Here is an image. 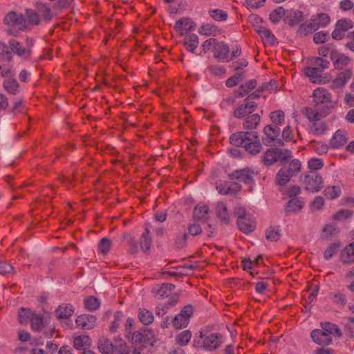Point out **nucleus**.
I'll list each match as a JSON object with an SVG mask.
<instances>
[{
	"label": "nucleus",
	"mask_w": 354,
	"mask_h": 354,
	"mask_svg": "<svg viewBox=\"0 0 354 354\" xmlns=\"http://www.w3.org/2000/svg\"><path fill=\"white\" fill-rule=\"evenodd\" d=\"M314 107H304L302 113L308 120L317 118L318 116L328 115L334 108L332 95L328 89L319 87L313 93Z\"/></svg>",
	"instance_id": "obj_1"
},
{
	"label": "nucleus",
	"mask_w": 354,
	"mask_h": 354,
	"mask_svg": "<svg viewBox=\"0 0 354 354\" xmlns=\"http://www.w3.org/2000/svg\"><path fill=\"white\" fill-rule=\"evenodd\" d=\"M230 142L236 147H243L251 154H257L262 149L256 131H238L230 137Z\"/></svg>",
	"instance_id": "obj_2"
},
{
	"label": "nucleus",
	"mask_w": 354,
	"mask_h": 354,
	"mask_svg": "<svg viewBox=\"0 0 354 354\" xmlns=\"http://www.w3.org/2000/svg\"><path fill=\"white\" fill-rule=\"evenodd\" d=\"M310 64L312 66L304 68V73L310 78L312 82L320 83L322 80V73L324 69L329 67L330 62L326 59L315 57L311 59Z\"/></svg>",
	"instance_id": "obj_3"
},
{
	"label": "nucleus",
	"mask_w": 354,
	"mask_h": 354,
	"mask_svg": "<svg viewBox=\"0 0 354 354\" xmlns=\"http://www.w3.org/2000/svg\"><path fill=\"white\" fill-rule=\"evenodd\" d=\"M301 167V162L297 159H292L288 165L284 164L276 175V184L281 186L286 185L292 176L300 171Z\"/></svg>",
	"instance_id": "obj_4"
},
{
	"label": "nucleus",
	"mask_w": 354,
	"mask_h": 354,
	"mask_svg": "<svg viewBox=\"0 0 354 354\" xmlns=\"http://www.w3.org/2000/svg\"><path fill=\"white\" fill-rule=\"evenodd\" d=\"M199 337L203 339L201 343L200 342H196L194 344H198V347H201L206 351H213L217 349L221 343L222 335L220 333H211L207 336H204L202 331L200 332Z\"/></svg>",
	"instance_id": "obj_5"
},
{
	"label": "nucleus",
	"mask_w": 354,
	"mask_h": 354,
	"mask_svg": "<svg viewBox=\"0 0 354 354\" xmlns=\"http://www.w3.org/2000/svg\"><path fill=\"white\" fill-rule=\"evenodd\" d=\"M194 313V307L191 304L186 305L183 308L180 313L176 315L172 319L171 324L176 329L186 328L191 317Z\"/></svg>",
	"instance_id": "obj_6"
},
{
	"label": "nucleus",
	"mask_w": 354,
	"mask_h": 354,
	"mask_svg": "<svg viewBox=\"0 0 354 354\" xmlns=\"http://www.w3.org/2000/svg\"><path fill=\"white\" fill-rule=\"evenodd\" d=\"M301 181L305 189L311 192H317L322 188V178L315 171H310L304 176Z\"/></svg>",
	"instance_id": "obj_7"
},
{
	"label": "nucleus",
	"mask_w": 354,
	"mask_h": 354,
	"mask_svg": "<svg viewBox=\"0 0 354 354\" xmlns=\"http://www.w3.org/2000/svg\"><path fill=\"white\" fill-rule=\"evenodd\" d=\"M263 133L266 135V138H263V142L270 145L274 141H276L277 145L279 146L283 145V142L281 139H277V137L280 135L281 129L279 126L274 124H268L263 129Z\"/></svg>",
	"instance_id": "obj_8"
},
{
	"label": "nucleus",
	"mask_w": 354,
	"mask_h": 354,
	"mask_svg": "<svg viewBox=\"0 0 354 354\" xmlns=\"http://www.w3.org/2000/svg\"><path fill=\"white\" fill-rule=\"evenodd\" d=\"M353 22L350 19H339L335 26V29L332 32L331 36L333 39L339 40L342 39L346 32L353 28Z\"/></svg>",
	"instance_id": "obj_9"
},
{
	"label": "nucleus",
	"mask_w": 354,
	"mask_h": 354,
	"mask_svg": "<svg viewBox=\"0 0 354 354\" xmlns=\"http://www.w3.org/2000/svg\"><path fill=\"white\" fill-rule=\"evenodd\" d=\"M254 171L249 168L237 169L228 174L230 180H236L245 184H251L254 182Z\"/></svg>",
	"instance_id": "obj_10"
},
{
	"label": "nucleus",
	"mask_w": 354,
	"mask_h": 354,
	"mask_svg": "<svg viewBox=\"0 0 354 354\" xmlns=\"http://www.w3.org/2000/svg\"><path fill=\"white\" fill-rule=\"evenodd\" d=\"M257 108V104L255 102H247L244 100V103L234 111L233 115L236 118L241 119L252 114Z\"/></svg>",
	"instance_id": "obj_11"
},
{
	"label": "nucleus",
	"mask_w": 354,
	"mask_h": 354,
	"mask_svg": "<svg viewBox=\"0 0 354 354\" xmlns=\"http://www.w3.org/2000/svg\"><path fill=\"white\" fill-rule=\"evenodd\" d=\"M23 22L25 30H30L33 26L39 24V17L35 10L32 9H26L25 13L22 15Z\"/></svg>",
	"instance_id": "obj_12"
},
{
	"label": "nucleus",
	"mask_w": 354,
	"mask_h": 354,
	"mask_svg": "<svg viewBox=\"0 0 354 354\" xmlns=\"http://www.w3.org/2000/svg\"><path fill=\"white\" fill-rule=\"evenodd\" d=\"M78 328L84 330H90L94 328L96 324V317L91 315H81L75 320Z\"/></svg>",
	"instance_id": "obj_13"
},
{
	"label": "nucleus",
	"mask_w": 354,
	"mask_h": 354,
	"mask_svg": "<svg viewBox=\"0 0 354 354\" xmlns=\"http://www.w3.org/2000/svg\"><path fill=\"white\" fill-rule=\"evenodd\" d=\"M22 14H18L16 12H10L4 18V22L10 26L17 27L20 30H25L23 22Z\"/></svg>",
	"instance_id": "obj_14"
},
{
	"label": "nucleus",
	"mask_w": 354,
	"mask_h": 354,
	"mask_svg": "<svg viewBox=\"0 0 354 354\" xmlns=\"http://www.w3.org/2000/svg\"><path fill=\"white\" fill-rule=\"evenodd\" d=\"M313 340L321 346H327L332 342V336L322 329H315L311 332Z\"/></svg>",
	"instance_id": "obj_15"
},
{
	"label": "nucleus",
	"mask_w": 354,
	"mask_h": 354,
	"mask_svg": "<svg viewBox=\"0 0 354 354\" xmlns=\"http://www.w3.org/2000/svg\"><path fill=\"white\" fill-rule=\"evenodd\" d=\"M8 44L12 53H13L19 57H24L26 59L30 56V49L26 48L17 40L12 39L8 41Z\"/></svg>",
	"instance_id": "obj_16"
},
{
	"label": "nucleus",
	"mask_w": 354,
	"mask_h": 354,
	"mask_svg": "<svg viewBox=\"0 0 354 354\" xmlns=\"http://www.w3.org/2000/svg\"><path fill=\"white\" fill-rule=\"evenodd\" d=\"M237 225L239 230L245 234L252 232L256 227L255 221L252 216H242L237 219Z\"/></svg>",
	"instance_id": "obj_17"
},
{
	"label": "nucleus",
	"mask_w": 354,
	"mask_h": 354,
	"mask_svg": "<svg viewBox=\"0 0 354 354\" xmlns=\"http://www.w3.org/2000/svg\"><path fill=\"white\" fill-rule=\"evenodd\" d=\"M330 59L335 68L341 69L346 66L351 59L348 57L340 53L337 50H333L330 53Z\"/></svg>",
	"instance_id": "obj_18"
},
{
	"label": "nucleus",
	"mask_w": 354,
	"mask_h": 354,
	"mask_svg": "<svg viewBox=\"0 0 354 354\" xmlns=\"http://www.w3.org/2000/svg\"><path fill=\"white\" fill-rule=\"evenodd\" d=\"M215 214L218 219L223 224H228L230 221V215L228 213L227 205L222 201H219L215 206Z\"/></svg>",
	"instance_id": "obj_19"
},
{
	"label": "nucleus",
	"mask_w": 354,
	"mask_h": 354,
	"mask_svg": "<svg viewBox=\"0 0 354 354\" xmlns=\"http://www.w3.org/2000/svg\"><path fill=\"white\" fill-rule=\"evenodd\" d=\"M324 117L325 116H318L317 118L309 120L312 122L309 129L310 133L316 136H320L328 130V126L326 122L321 120V118Z\"/></svg>",
	"instance_id": "obj_20"
},
{
	"label": "nucleus",
	"mask_w": 354,
	"mask_h": 354,
	"mask_svg": "<svg viewBox=\"0 0 354 354\" xmlns=\"http://www.w3.org/2000/svg\"><path fill=\"white\" fill-rule=\"evenodd\" d=\"M353 72L351 69H346L339 72L333 81L331 86L334 88L344 86L347 82L351 78Z\"/></svg>",
	"instance_id": "obj_21"
},
{
	"label": "nucleus",
	"mask_w": 354,
	"mask_h": 354,
	"mask_svg": "<svg viewBox=\"0 0 354 354\" xmlns=\"http://www.w3.org/2000/svg\"><path fill=\"white\" fill-rule=\"evenodd\" d=\"M214 50V57L218 59L219 61H230L229 59V53L230 49L227 44L223 42H218L217 41Z\"/></svg>",
	"instance_id": "obj_22"
},
{
	"label": "nucleus",
	"mask_w": 354,
	"mask_h": 354,
	"mask_svg": "<svg viewBox=\"0 0 354 354\" xmlns=\"http://www.w3.org/2000/svg\"><path fill=\"white\" fill-rule=\"evenodd\" d=\"M277 153H281L279 148H270L266 150L262 156V162L266 166H271L277 162Z\"/></svg>",
	"instance_id": "obj_23"
},
{
	"label": "nucleus",
	"mask_w": 354,
	"mask_h": 354,
	"mask_svg": "<svg viewBox=\"0 0 354 354\" xmlns=\"http://www.w3.org/2000/svg\"><path fill=\"white\" fill-rule=\"evenodd\" d=\"M175 286L169 283H163L161 286H158L153 288L152 292L155 297L163 298L168 297L169 294L174 290Z\"/></svg>",
	"instance_id": "obj_24"
},
{
	"label": "nucleus",
	"mask_w": 354,
	"mask_h": 354,
	"mask_svg": "<svg viewBox=\"0 0 354 354\" xmlns=\"http://www.w3.org/2000/svg\"><path fill=\"white\" fill-rule=\"evenodd\" d=\"M304 19L303 12L300 11L286 12L283 21L290 26L297 25Z\"/></svg>",
	"instance_id": "obj_25"
},
{
	"label": "nucleus",
	"mask_w": 354,
	"mask_h": 354,
	"mask_svg": "<svg viewBox=\"0 0 354 354\" xmlns=\"http://www.w3.org/2000/svg\"><path fill=\"white\" fill-rule=\"evenodd\" d=\"M97 348L102 354H113L114 345L111 341L106 337H101L97 342Z\"/></svg>",
	"instance_id": "obj_26"
},
{
	"label": "nucleus",
	"mask_w": 354,
	"mask_h": 354,
	"mask_svg": "<svg viewBox=\"0 0 354 354\" xmlns=\"http://www.w3.org/2000/svg\"><path fill=\"white\" fill-rule=\"evenodd\" d=\"M74 313V308L71 304H62L56 309L55 313L58 319H68Z\"/></svg>",
	"instance_id": "obj_27"
},
{
	"label": "nucleus",
	"mask_w": 354,
	"mask_h": 354,
	"mask_svg": "<svg viewBox=\"0 0 354 354\" xmlns=\"http://www.w3.org/2000/svg\"><path fill=\"white\" fill-rule=\"evenodd\" d=\"M310 21L317 30L319 28L326 27L330 23V18L326 13H319L313 16Z\"/></svg>",
	"instance_id": "obj_28"
},
{
	"label": "nucleus",
	"mask_w": 354,
	"mask_h": 354,
	"mask_svg": "<svg viewBox=\"0 0 354 354\" xmlns=\"http://www.w3.org/2000/svg\"><path fill=\"white\" fill-rule=\"evenodd\" d=\"M347 141L346 133L337 130L330 140V145L333 148L343 146Z\"/></svg>",
	"instance_id": "obj_29"
},
{
	"label": "nucleus",
	"mask_w": 354,
	"mask_h": 354,
	"mask_svg": "<svg viewBox=\"0 0 354 354\" xmlns=\"http://www.w3.org/2000/svg\"><path fill=\"white\" fill-rule=\"evenodd\" d=\"M341 259L344 263L354 262V243H350L342 251Z\"/></svg>",
	"instance_id": "obj_30"
},
{
	"label": "nucleus",
	"mask_w": 354,
	"mask_h": 354,
	"mask_svg": "<svg viewBox=\"0 0 354 354\" xmlns=\"http://www.w3.org/2000/svg\"><path fill=\"white\" fill-rule=\"evenodd\" d=\"M304 207V202L299 198H291L285 207L286 213L297 212Z\"/></svg>",
	"instance_id": "obj_31"
},
{
	"label": "nucleus",
	"mask_w": 354,
	"mask_h": 354,
	"mask_svg": "<svg viewBox=\"0 0 354 354\" xmlns=\"http://www.w3.org/2000/svg\"><path fill=\"white\" fill-rule=\"evenodd\" d=\"M260 120L261 116L259 114H252L245 118L243 126L247 130L255 129L259 125Z\"/></svg>",
	"instance_id": "obj_32"
},
{
	"label": "nucleus",
	"mask_w": 354,
	"mask_h": 354,
	"mask_svg": "<svg viewBox=\"0 0 354 354\" xmlns=\"http://www.w3.org/2000/svg\"><path fill=\"white\" fill-rule=\"evenodd\" d=\"M138 318L141 323L147 326L153 322L154 315L151 311L140 308L138 310Z\"/></svg>",
	"instance_id": "obj_33"
},
{
	"label": "nucleus",
	"mask_w": 354,
	"mask_h": 354,
	"mask_svg": "<svg viewBox=\"0 0 354 354\" xmlns=\"http://www.w3.org/2000/svg\"><path fill=\"white\" fill-rule=\"evenodd\" d=\"M317 30L315 24L310 19L306 21L304 24L299 26L297 34L301 37L307 36Z\"/></svg>",
	"instance_id": "obj_34"
},
{
	"label": "nucleus",
	"mask_w": 354,
	"mask_h": 354,
	"mask_svg": "<svg viewBox=\"0 0 354 354\" xmlns=\"http://www.w3.org/2000/svg\"><path fill=\"white\" fill-rule=\"evenodd\" d=\"M91 339L88 335H82L75 337L73 340V346L77 350L86 349V346H90Z\"/></svg>",
	"instance_id": "obj_35"
},
{
	"label": "nucleus",
	"mask_w": 354,
	"mask_h": 354,
	"mask_svg": "<svg viewBox=\"0 0 354 354\" xmlns=\"http://www.w3.org/2000/svg\"><path fill=\"white\" fill-rule=\"evenodd\" d=\"M209 207L207 205L196 206L194 209V218L197 221H205L208 218Z\"/></svg>",
	"instance_id": "obj_36"
},
{
	"label": "nucleus",
	"mask_w": 354,
	"mask_h": 354,
	"mask_svg": "<svg viewBox=\"0 0 354 354\" xmlns=\"http://www.w3.org/2000/svg\"><path fill=\"white\" fill-rule=\"evenodd\" d=\"M3 88L12 95H17L19 93V85L15 79H6L3 82Z\"/></svg>",
	"instance_id": "obj_37"
},
{
	"label": "nucleus",
	"mask_w": 354,
	"mask_h": 354,
	"mask_svg": "<svg viewBox=\"0 0 354 354\" xmlns=\"http://www.w3.org/2000/svg\"><path fill=\"white\" fill-rule=\"evenodd\" d=\"M31 328L35 331H40L44 327V317L41 314L35 313L31 317Z\"/></svg>",
	"instance_id": "obj_38"
},
{
	"label": "nucleus",
	"mask_w": 354,
	"mask_h": 354,
	"mask_svg": "<svg viewBox=\"0 0 354 354\" xmlns=\"http://www.w3.org/2000/svg\"><path fill=\"white\" fill-rule=\"evenodd\" d=\"M321 329L326 332L328 335H330V336L334 334H336L339 337L342 336L341 330L336 324L330 322H324L321 324Z\"/></svg>",
	"instance_id": "obj_39"
},
{
	"label": "nucleus",
	"mask_w": 354,
	"mask_h": 354,
	"mask_svg": "<svg viewBox=\"0 0 354 354\" xmlns=\"http://www.w3.org/2000/svg\"><path fill=\"white\" fill-rule=\"evenodd\" d=\"M184 43L187 49L189 51L194 53L199 43L198 37L195 34H192L185 39Z\"/></svg>",
	"instance_id": "obj_40"
},
{
	"label": "nucleus",
	"mask_w": 354,
	"mask_h": 354,
	"mask_svg": "<svg viewBox=\"0 0 354 354\" xmlns=\"http://www.w3.org/2000/svg\"><path fill=\"white\" fill-rule=\"evenodd\" d=\"M36 7L39 15L44 18L46 21H49L52 19L53 14L50 8L46 6L41 3H37Z\"/></svg>",
	"instance_id": "obj_41"
},
{
	"label": "nucleus",
	"mask_w": 354,
	"mask_h": 354,
	"mask_svg": "<svg viewBox=\"0 0 354 354\" xmlns=\"http://www.w3.org/2000/svg\"><path fill=\"white\" fill-rule=\"evenodd\" d=\"M34 312L29 308H21L18 312L19 322L22 324H26L28 320L30 321Z\"/></svg>",
	"instance_id": "obj_42"
},
{
	"label": "nucleus",
	"mask_w": 354,
	"mask_h": 354,
	"mask_svg": "<svg viewBox=\"0 0 354 354\" xmlns=\"http://www.w3.org/2000/svg\"><path fill=\"white\" fill-rule=\"evenodd\" d=\"M218 32L217 26L212 24H204L199 29V33L205 36H215Z\"/></svg>",
	"instance_id": "obj_43"
},
{
	"label": "nucleus",
	"mask_w": 354,
	"mask_h": 354,
	"mask_svg": "<svg viewBox=\"0 0 354 354\" xmlns=\"http://www.w3.org/2000/svg\"><path fill=\"white\" fill-rule=\"evenodd\" d=\"M341 189L338 186H328L324 190V196L328 199H335L340 196Z\"/></svg>",
	"instance_id": "obj_44"
},
{
	"label": "nucleus",
	"mask_w": 354,
	"mask_h": 354,
	"mask_svg": "<svg viewBox=\"0 0 354 354\" xmlns=\"http://www.w3.org/2000/svg\"><path fill=\"white\" fill-rule=\"evenodd\" d=\"M208 13L213 19L217 21H225L228 17L227 13L220 9H209Z\"/></svg>",
	"instance_id": "obj_45"
},
{
	"label": "nucleus",
	"mask_w": 354,
	"mask_h": 354,
	"mask_svg": "<svg viewBox=\"0 0 354 354\" xmlns=\"http://www.w3.org/2000/svg\"><path fill=\"white\" fill-rule=\"evenodd\" d=\"M151 237L149 236V231L148 229H145V232L140 237L141 249L145 252L148 251L151 248Z\"/></svg>",
	"instance_id": "obj_46"
},
{
	"label": "nucleus",
	"mask_w": 354,
	"mask_h": 354,
	"mask_svg": "<svg viewBox=\"0 0 354 354\" xmlns=\"http://www.w3.org/2000/svg\"><path fill=\"white\" fill-rule=\"evenodd\" d=\"M337 233V232L335 225L327 224L322 230L321 238L327 240L336 235Z\"/></svg>",
	"instance_id": "obj_47"
},
{
	"label": "nucleus",
	"mask_w": 354,
	"mask_h": 354,
	"mask_svg": "<svg viewBox=\"0 0 354 354\" xmlns=\"http://www.w3.org/2000/svg\"><path fill=\"white\" fill-rule=\"evenodd\" d=\"M192 338V333L189 330L182 331L176 337V341L180 346L187 345Z\"/></svg>",
	"instance_id": "obj_48"
},
{
	"label": "nucleus",
	"mask_w": 354,
	"mask_h": 354,
	"mask_svg": "<svg viewBox=\"0 0 354 354\" xmlns=\"http://www.w3.org/2000/svg\"><path fill=\"white\" fill-rule=\"evenodd\" d=\"M6 44L0 42V58L2 60L11 62L12 59V54Z\"/></svg>",
	"instance_id": "obj_49"
},
{
	"label": "nucleus",
	"mask_w": 354,
	"mask_h": 354,
	"mask_svg": "<svg viewBox=\"0 0 354 354\" xmlns=\"http://www.w3.org/2000/svg\"><path fill=\"white\" fill-rule=\"evenodd\" d=\"M270 119L272 122V124L279 126L281 125L285 120V114L281 111H275L270 113Z\"/></svg>",
	"instance_id": "obj_50"
},
{
	"label": "nucleus",
	"mask_w": 354,
	"mask_h": 354,
	"mask_svg": "<svg viewBox=\"0 0 354 354\" xmlns=\"http://www.w3.org/2000/svg\"><path fill=\"white\" fill-rule=\"evenodd\" d=\"M291 158L292 153L289 150L281 149V153H277V161H279L282 166L284 164L288 165L292 160Z\"/></svg>",
	"instance_id": "obj_51"
},
{
	"label": "nucleus",
	"mask_w": 354,
	"mask_h": 354,
	"mask_svg": "<svg viewBox=\"0 0 354 354\" xmlns=\"http://www.w3.org/2000/svg\"><path fill=\"white\" fill-rule=\"evenodd\" d=\"M258 33L263 40L266 41L270 44H273L276 40L274 35H272L271 32L266 28H260L258 30Z\"/></svg>",
	"instance_id": "obj_52"
},
{
	"label": "nucleus",
	"mask_w": 354,
	"mask_h": 354,
	"mask_svg": "<svg viewBox=\"0 0 354 354\" xmlns=\"http://www.w3.org/2000/svg\"><path fill=\"white\" fill-rule=\"evenodd\" d=\"M100 302L93 296L89 297L84 300V306L89 310H95L99 308Z\"/></svg>",
	"instance_id": "obj_53"
},
{
	"label": "nucleus",
	"mask_w": 354,
	"mask_h": 354,
	"mask_svg": "<svg viewBox=\"0 0 354 354\" xmlns=\"http://www.w3.org/2000/svg\"><path fill=\"white\" fill-rule=\"evenodd\" d=\"M286 12L282 7H279L270 15V19L273 23L279 22L283 16L286 17Z\"/></svg>",
	"instance_id": "obj_54"
},
{
	"label": "nucleus",
	"mask_w": 354,
	"mask_h": 354,
	"mask_svg": "<svg viewBox=\"0 0 354 354\" xmlns=\"http://www.w3.org/2000/svg\"><path fill=\"white\" fill-rule=\"evenodd\" d=\"M125 239H127L128 241L129 252L131 254L137 253L138 251V246L135 239L131 236L129 234H125L123 235V240Z\"/></svg>",
	"instance_id": "obj_55"
},
{
	"label": "nucleus",
	"mask_w": 354,
	"mask_h": 354,
	"mask_svg": "<svg viewBox=\"0 0 354 354\" xmlns=\"http://www.w3.org/2000/svg\"><path fill=\"white\" fill-rule=\"evenodd\" d=\"M245 77L244 72H237L234 76L226 80L225 84L227 87H233L239 84V82Z\"/></svg>",
	"instance_id": "obj_56"
},
{
	"label": "nucleus",
	"mask_w": 354,
	"mask_h": 354,
	"mask_svg": "<svg viewBox=\"0 0 354 354\" xmlns=\"http://www.w3.org/2000/svg\"><path fill=\"white\" fill-rule=\"evenodd\" d=\"M330 39V35L325 31H319L316 32L313 37V41L316 44H324Z\"/></svg>",
	"instance_id": "obj_57"
},
{
	"label": "nucleus",
	"mask_w": 354,
	"mask_h": 354,
	"mask_svg": "<svg viewBox=\"0 0 354 354\" xmlns=\"http://www.w3.org/2000/svg\"><path fill=\"white\" fill-rule=\"evenodd\" d=\"M111 246V241L108 238H102L98 244V250L102 254H106Z\"/></svg>",
	"instance_id": "obj_58"
},
{
	"label": "nucleus",
	"mask_w": 354,
	"mask_h": 354,
	"mask_svg": "<svg viewBox=\"0 0 354 354\" xmlns=\"http://www.w3.org/2000/svg\"><path fill=\"white\" fill-rule=\"evenodd\" d=\"M266 237L268 241H276L280 237V233L278 229H275L273 227H269L266 230Z\"/></svg>",
	"instance_id": "obj_59"
},
{
	"label": "nucleus",
	"mask_w": 354,
	"mask_h": 354,
	"mask_svg": "<svg viewBox=\"0 0 354 354\" xmlns=\"http://www.w3.org/2000/svg\"><path fill=\"white\" fill-rule=\"evenodd\" d=\"M339 248V244L337 243H332L325 251L324 258L326 260L330 259L334 254L337 253Z\"/></svg>",
	"instance_id": "obj_60"
},
{
	"label": "nucleus",
	"mask_w": 354,
	"mask_h": 354,
	"mask_svg": "<svg viewBox=\"0 0 354 354\" xmlns=\"http://www.w3.org/2000/svg\"><path fill=\"white\" fill-rule=\"evenodd\" d=\"M188 235L186 232H180L176 236L175 245L177 248H183L185 246Z\"/></svg>",
	"instance_id": "obj_61"
},
{
	"label": "nucleus",
	"mask_w": 354,
	"mask_h": 354,
	"mask_svg": "<svg viewBox=\"0 0 354 354\" xmlns=\"http://www.w3.org/2000/svg\"><path fill=\"white\" fill-rule=\"evenodd\" d=\"M113 354H130V351L126 343L120 340L118 345H114V352Z\"/></svg>",
	"instance_id": "obj_62"
},
{
	"label": "nucleus",
	"mask_w": 354,
	"mask_h": 354,
	"mask_svg": "<svg viewBox=\"0 0 354 354\" xmlns=\"http://www.w3.org/2000/svg\"><path fill=\"white\" fill-rule=\"evenodd\" d=\"M131 339L134 343L143 344L149 339V337L140 331H136L132 334Z\"/></svg>",
	"instance_id": "obj_63"
},
{
	"label": "nucleus",
	"mask_w": 354,
	"mask_h": 354,
	"mask_svg": "<svg viewBox=\"0 0 354 354\" xmlns=\"http://www.w3.org/2000/svg\"><path fill=\"white\" fill-rule=\"evenodd\" d=\"M330 298L335 303L337 304H341L342 306H344L347 302L346 296L340 292L331 294Z\"/></svg>",
	"instance_id": "obj_64"
}]
</instances>
